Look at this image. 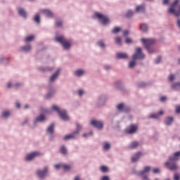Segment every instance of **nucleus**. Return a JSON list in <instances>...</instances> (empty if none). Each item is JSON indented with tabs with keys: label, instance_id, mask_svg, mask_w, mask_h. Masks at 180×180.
I'll use <instances>...</instances> for the list:
<instances>
[{
	"label": "nucleus",
	"instance_id": "1",
	"mask_svg": "<svg viewBox=\"0 0 180 180\" xmlns=\"http://www.w3.org/2000/svg\"><path fill=\"white\" fill-rule=\"evenodd\" d=\"M180 151L175 152L173 155L169 157L168 161L165 163L167 167L172 171H176L178 165L176 161H179Z\"/></svg>",
	"mask_w": 180,
	"mask_h": 180
},
{
	"label": "nucleus",
	"instance_id": "2",
	"mask_svg": "<svg viewBox=\"0 0 180 180\" xmlns=\"http://www.w3.org/2000/svg\"><path fill=\"white\" fill-rule=\"evenodd\" d=\"M55 41L56 43H59L65 51H70L71 47H72V41L70 39H68L64 35L56 34Z\"/></svg>",
	"mask_w": 180,
	"mask_h": 180
},
{
	"label": "nucleus",
	"instance_id": "3",
	"mask_svg": "<svg viewBox=\"0 0 180 180\" xmlns=\"http://www.w3.org/2000/svg\"><path fill=\"white\" fill-rule=\"evenodd\" d=\"M141 41L143 46H145V49H146L148 54H154V53H156L155 49L151 47V46L155 43V39L142 38Z\"/></svg>",
	"mask_w": 180,
	"mask_h": 180
},
{
	"label": "nucleus",
	"instance_id": "4",
	"mask_svg": "<svg viewBox=\"0 0 180 180\" xmlns=\"http://www.w3.org/2000/svg\"><path fill=\"white\" fill-rule=\"evenodd\" d=\"M51 109L54 112H57L60 119H62L63 122H68V120H70V116H68V114H67V110H65V109L60 108V107L56 105H53Z\"/></svg>",
	"mask_w": 180,
	"mask_h": 180
},
{
	"label": "nucleus",
	"instance_id": "5",
	"mask_svg": "<svg viewBox=\"0 0 180 180\" xmlns=\"http://www.w3.org/2000/svg\"><path fill=\"white\" fill-rule=\"evenodd\" d=\"M93 19H97V20L101 22L102 25H103V26H106L109 25V23H110V20L109 19V17L99 12L94 13L93 15Z\"/></svg>",
	"mask_w": 180,
	"mask_h": 180
},
{
	"label": "nucleus",
	"instance_id": "6",
	"mask_svg": "<svg viewBox=\"0 0 180 180\" xmlns=\"http://www.w3.org/2000/svg\"><path fill=\"white\" fill-rule=\"evenodd\" d=\"M146 55L143 54L141 48H136L135 53L132 56V60H144Z\"/></svg>",
	"mask_w": 180,
	"mask_h": 180
},
{
	"label": "nucleus",
	"instance_id": "7",
	"mask_svg": "<svg viewBox=\"0 0 180 180\" xmlns=\"http://www.w3.org/2000/svg\"><path fill=\"white\" fill-rule=\"evenodd\" d=\"M41 153L39 151H34L31 152L26 155L25 158V161H27V162H30V161H33L35 158H37V157H40Z\"/></svg>",
	"mask_w": 180,
	"mask_h": 180
},
{
	"label": "nucleus",
	"instance_id": "8",
	"mask_svg": "<svg viewBox=\"0 0 180 180\" xmlns=\"http://www.w3.org/2000/svg\"><path fill=\"white\" fill-rule=\"evenodd\" d=\"M44 120H46V116L41 114L34 120L32 124L30 125V129H36V127H37V124L39 122H44Z\"/></svg>",
	"mask_w": 180,
	"mask_h": 180
},
{
	"label": "nucleus",
	"instance_id": "9",
	"mask_svg": "<svg viewBox=\"0 0 180 180\" xmlns=\"http://www.w3.org/2000/svg\"><path fill=\"white\" fill-rule=\"evenodd\" d=\"M150 169H151V167L146 166L143 168V169L138 173V175L139 176H142L143 180H150V178H148V176L147 174L150 172Z\"/></svg>",
	"mask_w": 180,
	"mask_h": 180
},
{
	"label": "nucleus",
	"instance_id": "10",
	"mask_svg": "<svg viewBox=\"0 0 180 180\" xmlns=\"http://www.w3.org/2000/svg\"><path fill=\"white\" fill-rule=\"evenodd\" d=\"M54 127H56V124L51 123L46 129V134L49 136V139L51 141L54 139Z\"/></svg>",
	"mask_w": 180,
	"mask_h": 180
},
{
	"label": "nucleus",
	"instance_id": "11",
	"mask_svg": "<svg viewBox=\"0 0 180 180\" xmlns=\"http://www.w3.org/2000/svg\"><path fill=\"white\" fill-rule=\"evenodd\" d=\"M91 126L96 127L98 130H102L103 129V122L101 120H91L90 122Z\"/></svg>",
	"mask_w": 180,
	"mask_h": 180
},
{
	"label": "nucleus",
	"instance_id": "12",
	"mask_svg": "<svg viewBox=\"0 0 180 180\" xmlns=\"http://www.w3.org/2000/svg\"><path fill=\"white\" fill-rule=\"evenodd\" d=\"M117 109L118 112H124V113L130 112V108L123 103L118 104L117 105Z\"/></svg>",
	"mask_w": 180,
	"mask_h": 180
},
{
	"label": "nucleus",
	"instance_id": "13",
	"mask_svg": "<svg viewBox=\"0 0 180 180\" xmlns=\"http://www.w3.org/2000/svg\"><path fill=\"white\" fill-rule=\"evenodd\" d=\"M60 69H58L50 77H49V84H54L56 81L58 79V77H60Z\"/></svg>",
	"mask_w": 180,
	"mask_h": 180
},
{
	"label": "nucleus",
	"instance_id": "14",
	"mask_svg": "<svg viewBox=\"0 0 180 180\" xmlns=\"http://www.w3.org/2000/svg\"><path fill=\"white\" fill-rule=\"evenodd\" d=\"M106 96L105 95H101L98 98V101H97V106L98 108H101V106H105V103H106Z\"/></svg>",
	"mask_w": 180,
	"mask_h": 180
},
{
	"label": "nucleus",
	"instance_id": "15",
	"mask_svg": "<svg viewBox=\"0 0 180 180\" xmlns=\"http://www.w3.org/2000/svg\"><path fill=\"white\" fill-rule=\"evenodd\" d=\"M40 12L43 13L46 18H54V13L49 8H43L40 10Z\"/></svg>",
	"mask_w": 180,
	"mask_h": 180
},
{
	"label": "nucleus",
	"instance_id": "16",
	"mask_svg": "<svg viewBox=\"0 0 180 180\" xmlns=\"http://www.w3.org/2000/svg\"><path fill=\"white\" fill-rule=\"evenodd\" d=\"M17 11L19 16L22 18V19H26L27 18V11H26L25 8L22 7H18L17 8Z\"/></svg>",
	"mask_w": 180,
	"mask_h": 180
},
{
	"label": "nucleus",
	"instance_id": "17",
	"mask_svg": "<svg viewBox=\"0 0 180 180\" xmlns=\"http://www.w3.org/2000/svg\"><path fill=\"white\" fill-rule=\"evenodd\" d=\"M19 50L23 53H30V51H32V44H27L24 46H22L20 47Z\"/></svg>",
	"mask_w": 180,
	"mask_h": 180
},
{
	"label": "nucleus",
	"instance_id": "18",
	"mask_svg": "<svg viewBox=\"0 0 180 180\" xmlns=\"http://www.w3.org/2000/svg\"><path fill=\"white\" fill-rule=\"evenodd\" d=\"M85 72L84 69H77L73 72V75L77 77V78H81L85 75Z\"/></svg>",
	"mask_w": 180,
	"mask_h": 180
},
{
	"label": "nucleus",
	"instance_id": "19",
	"mask_svg": "<svg viewBox=\"0 0 180 180\" xmlns=\"http://www.w3.org/2000/svg\"><path fill=\"white\" fill-rule=\"evenodd\" d=\"M135 11L137 13H146V4L136 6L135 8Z\"/></svg>",
	"mask_w": 180,
	"mask_h": 180
},
{
	"label": "nucleus",
	"instance_id": "20",
	"mask_svg": "<svg viewBox=\"0 0 180 180\" xmlns=\"http://www.w3.org/2000/svg\"><path fill=\"white\" fill-rule=\"evenodd\" d=\"M127 134H134L136 131H137V125L131 124L130 125L129 128H127L125 130Z\"/></svg>",
	"mask_w": 180,
	"mask_h": 180
},
{
	"label": "nucleus",
	"instance_id": "21",
	"mask_svg": "<svg viewBox=\"0 0 180 180\" xmlns=\"http://www.w3.org/2000/svg\"><path fill=\"white\" fill-rule=\"evenodd\" d=\"M47 167H44L42 170H38L37 172V175L41 179H44V178L47 175Z\"/></svg>",
	"mask_w": 180,
	"mask_h": 180
},
{
	"label": "nucleus",
	"instance_id": "22",
	"mask_svg": "<svg viewBox=\"0 0 180 180\" xmlns=\"http://www.w3.org/2000/svg\"><path fill=\"white\" fill-rule=\"evenodd\" d=\"M12 115V112L9 110H4L2 111L1 114V119H4L6 120L7 119H9L11 117V115Z\"/></svg>",
	"mask_w": 180,
	"mask_h": 180
},
{
	"label": "nucleus",
	"instance_id": "23",
	"mask_svg": "<svg viewBox=\"0 0 180 180\" xmlns=\"http://www.w3.org/2000/svg\"><path fill=\"white\" fill-rule=\"evenodd\" d=\"M116 58L117 60H127V58H129V55L127 53L117 52L116 53Z\"/></svg>",
	"mask_w": 180,
	"mask_h": 180
},
{
	"label": "nucleus",
	"instance_id": "24",
	"mask_svg": "<svg viewBox=\"0 0 180 180\" xmlns=\"http://www.w3.org/2000/svg\"><path fill=\"white\" fill-rule=\"evenodd\" d=\"M11 60V56H1L0 64H8Z\"/></svg>",
	"mask_w": 180,
	"mask_h": 180
},
{
	"label": "nucleus",
	"instance_id": "25",
	"mask_svg": "<svg viewBox=\"0 0 180 180\" xmlns=\"http://www.w3.org/2000/svg\"><path fill=\"white\" fill-rule=\"evenodd\" d=\"M98 47L101 49V50L106 49V44L105 43V41L103 39H100L96 43Z\"/></svg>",
	"mask_w": 180,
	"mask_h": 180
},
{
	"label": "nucleus",
	"instance_id": "26",
	"mask_svg": "<svg viewBox=\"0 0 180 180\" xmlns=\"http://www.w3.org/2000/svg\"><path fill=\"white\" fill-rule=\"evenodd\" d=\"M174 122V117H167L165 119L164 123L166 126H171Z\"/></svg>",
	"mask_w": 180,
	"mask_h": 180
},
{
	"label": "nucleus",
	"instance_id": "27",
	"mask_svg": "<svg viewBox=\"0 0 180 180\" xmlns=\"http://www.w3.org/2000/svg\"><path fill=\"white\" fill-rule=\"evenodd\" d=\"M139 29L143 32V33H147V32H148V25L142 23L140 25Z\"/></svg>",
	"mask_w": 180,
	"mask_h": 180
},
{
	"label": "nucleus",
	"instance_id": "28",
	"mask_svg": "<svg viewBox=\"0 0 180 180\" xmlns=\"http://www.w3.org/2000/svg\"><path fill=\"white\" fill-rule=\"evenodd\" d=\"M140 143L138 141H132L129 145H128V148L130 150H134V148H137Z\"/></svg>",
	"mask_w": 180,
	"mask_h": 180
},
{
	"label": "nucleus",
	"instance_id": "29",
	"mask_svg": "<svg viewBox=\"0 0 180 180\" xmlns=\"http://www.w3.org/2000/svg\"><path fill=\"white\" fill-rule=\"evenodd\" d=\"M77 134L72 132L70 134H68L63 137V140H72L74 139H77Z\"/></svg>",
	"mask_w": 180,
	"mask_h": 180
},
{
	"label": "nucleus",
	"instance_id": "30",
	"mask_svg": "<svg viewBox=\"0 0 180 180\" xmlns=\"http://www.w3.org/2000/svg\"><path fill=\"white\" fill-rule=\"evenodd\" d=\"M54 94H56V89L53 88L50 89L46 95V98L47 99H50V98H51Z\"/></svg>",
	"mask_w": 180,
	"mask_h": 180
},
{
	"label": "nucleus",
	"instance_id": "31",
	"mask_svg": "<svg viewBox=\"0 0 180 180\" xmlns=\"http://www.w3.org/2000/svg\"><path fill=\"white\" fill-rule=\"evenodd\" d=\"M140 157H141V153L139 152V153H136L131 158L132 162H137V161H139V160L140 159Z\"/></svg>",
	"mask_w": 180,
	"mask_h": 180
},
{
	"label": "nucleus",
	"instance_id": "32",
	"mask_svg": "<svg viewBox=\"0 0 180 180\" xmlns=\"http://www.w3.org/2000/svg\"><path fill=\"white\" fill-rule=\"evenodd\" d=\"M63 21L61 18H57L55 21V25L56 27H63Z\"/></svg>",
	"mask_w": 180,
	"mask_h": 180
},
{
	"label": "nucleus",
	"instance_id": "33",
	"mask_svg": "<svg viewBox=\"0 0 180 180\" xmlns=\"http://www.w3.org/2000/svg\"><path fill=\"white\" fill-rule=\"evenodd\" d=\"M137 65V62L136 61V59H133L132 60L129 62L128 68L132 70V68H134Z\"/></svg>",
	"mask_w": 180,
	"mask_h": 180
},
{
	"label": "nucleus",
	"instance_id": "34",
	"mask_svg": "<svg viewBox=\"0 0 180 180\" xmlns=\"http://www.w3.org/2000/svg\"><path fill=\"white\" fill-rule=\"evenodd\" d=\"M122 85H123V82H122V80H117L114 82V86H115L117 89H120Z\"/></svg>",
	"mask_w": 180,
	"mask_h": 180
},
{
	"label": "nucleus",
	"instance_id": "35",
	"mask_svg": "<svg viewBox=\"0 0 180 180\" xmlns=\"http://www.w3.org/2000/svg\"><path fill=\"white\" fill-rule=\"evenodd\" d=\"M33 40H34V35L27 36L24 39V41H25V43L33 41Z\"/></svg>",
	"mask_w": 180,
	"mask_h": 180
},
{
	"label": "nucleus",
	"instance_id": "36",
	"mask_svg": "<svg viewBox=\"0 0 180 180\" xmlns=\"http://www.w3.org/2000/svg\"><path fill=\"white\" fill-rule=\"evenodd\" d=\"M76 127H77V129L74 131V133L78 136V134H79V131L82 130V125H81V124L79 123H77Z\"/></svg>",
	"mask_w": 180,
	"mask_h": 180
},
{
	"label": "nucleus",
	"instance_id": "37",
	"mask_svg": "<svg viewBox=\"0 0 180 180\" xmlns=\"http://www.w3.org/2000/svg\"><path fill=\"white\" fill-rule=\"evenodd\" d=\"M172 88L175 91H180V82L173 83L172 84Z\"/></svg>",
	"mask_w": 180,
	"mask_h": 180
},
{
	"label": "nucleus",
	"instance_id": "38",
	"mask_svg": "<svg viewBox=\"0 0 180 180\" xmlns=\"http://www.w3.org/2000/svg\"><path fill=\"white\" fill-rule=\"evenodd\" d=\"M103 148L105 150V151L110 150V143L109 142H104L103 143Z\"/></svg>",
	"mask_w": 180,
	"mask_h": 180
},
{
	"label": "nucleus",
	"instance_id": "39",
	"mask_svg": "<svg viewBox=\"0 0 180 180\" xmlns=\"http://www.w3.org/2000/svg\"><path fill=\"white\" fill-rule=\"evenodd\" d=\"M34 22H35V23H37L38 25H40V14L37 13L35 14L34 17Z\"/></svg>",
	"mask_w": 180,
	"mask_h": 180
},
{
	"label": "nucleus",
	"instance_id": "40",
	"mask_svg": "<svg viewBox=\"0 0 180 180\" xmlns=\"http://www.w3.org/2000/svg\"><path fill=\"white\" fill-rule=\"evenodd\" d=\"M122 30V28L120 27H115L112 30L111 33L113 34H117V33H119Z\"/></svg>",
	"mask_w": 180,
	"mask_h": 180
},
{
	"label": "nucleus",
	"instance_id": "41",
	"mask_svg": "<svg viewBox=\"0 0 180 180\" xmlns=\"http://www.w3.org/2000/svg\"><path fill=\"white\" fill-rule=\"evenodd\" d=\"M60 151L61 153V154H63V155H67V148L65 146H62L60 148Z\"/></svg>",
	"mask_w": 180,
	"mask_h": 180
},
{
	"label": "nucleus",
	"instance_id": "42",
	"mask_svg": "<svg viewBox=\"0 0 180 180\" xmlns=\"http://www.w3.org/2000/svg\"><path fill=\"white\" fill-rule=\"evenodd\" d=\"M100 171L103 173L109 172V167H108V166L102 165L100 167Z\"/></svg>",
	"mask_w": 180,
	"mask_h": 180
},
{
	"label": "nucleus",
	"instance_id": "43",
	"mask_svg": "<svg viewBox=\"0 0 180 180\" xmlns=\"http://www.w3.org/2000/svg\"><path fill=\"white\" fill-rule=\"evenodd\" d=\"M77 95L80 98L84 96V95H85V90H84L82 89H79V90H77Z\"/></svg>",
	"mask_w": 180,
	"mask_h": 180
},
{
	"label": "nucleus",
	"instance_id": "44",
	"mask_svg": "<svg viewBox=\"0 0 180 180\" xmlns=\"http://www.w3.org/2000/svg\"><path fill=\"white\" fill-rule=\"evenodd\" d=\"M168 81L169 82H174L175 81V75L171 73L168 77Z\"/></svg>",
	"mask_w": 180,
	"mask_h": 180
},
{
	"label": "nucleus",
	"instance_id": "45",
	"mask_svg": "<svg viewBox=\"0 0 180 180\" xmlns=\"http://www.w3.org/2000/svg\"><path fill=\"white\" fill-rule=\"evenodd\" d=\"M30 123V120H29V118H26L22 122V126H26V124H27L29 126V127H30V126H32V124H29Z\"/></svg>",
	"mask_w": 180,
	"mask_h": 180
},
{
	"label": "nucleus",
	"instance_id": "46",
	"mask_svg": "<svg viewBox=\"0 0 180 180\" xmlns=\"http://www.w3.org/2000/svg\"><path fill=\"white\" fill-rule=\"evenodd\" d=\"M134 15V11L129 10L126 13V18H131Z\"/></svg>",
	"mask_w": 180,
	"mask_h": 180
},
{
	"label": "nucleus",
	"instance_id": "47",
	"mask_svg": "<svg viewBox=\"0 0 180 180\" xmlns=\"http://www.w3.org/2000/svg\"><path fill=\"white\" fill-rule=\"evenodd\" d=\"M94 134V131H90L89 133H84L83 134V137L84 139H88V137H91V136H92Z\"/></svg>",
	"mask_w": 180,
	"mask_h": 180
},
{
	"label": "nucleus",
	"instance_id": "48",
	"mask_svg": "<svg viewBox=\"0 0 180 180\" xmlns=\"http://www.w3.org/2000/svg\"><path fill=\"white\" fill-rule=\"evenodd\" d=\"M7 88L8 89H11V88H15V86H13V81L11 80L7 83Z\"/></svg>",
	"mask_w": 180,
	"mask_h": 180
},
{
	"label": "nucleus",
	"instance_id": "49",
	"mask_svg": "<svg viewBox=\"0 0 180 180\" xmlns=\"http://www.w3.org/2000/svg\"><path fill=\"white\" fill-rule=\"evenodd\" d=\"M62 168L65 169V171H70L71 169V165H62Z\"/></svg>",
	"mask_w": 180,
	"mask_h": 180
},
{
	"label": "nucleus",
	"instance_id": "50",
	"mask_svg": "<svg viewBox=\"0 0 180 180\" xmlns=\"http://www.w3.org/2000/svg\"><path fill=\"white\" fill-rule=\"evenodd\" d=\"M115 43H117V44H119L120 46L122 45V38L120 37H117L115 38Z\"/></svg>",
	"mask_w": 180,
	"mask_h": 180
},
{
	"label": "nucleus",
	"instance_id": "51",
	"mask_svg": "<svg viewBox=\"0 0 180 180\" xmlns=\"http://www.w3.org/2000/svg\"><path fill=\"white\" fill-rule=\"evenodd\" d=\"M112 69V66L110 65H103V70H105V71H109Z\"/></svg>",
	"mask_w": 180,
	"mask_h": 180
},
{
	"label": "nucleus",
	"instance_id": "52",
	"mask_svg": "<svg viewBox=\"0 0 180 180\" xmlns=\"http://www.w3.org/2000/svg\"><path fill=\"white\" fill-rule=\"evenodd\" d=\"M22 85H23V84H22L20 82H15V81H13L14 88H19V86H22Z\"/></svg>",
	"mask_w": 180,
	"mask_h": 180
},
{
	"label": "nucleus",
	"instance_id": "53",
	"mask_svg": "<svg viewBox=\"0 0 180 180\" xmlns=\"http://www.w3.org/2000/svg\"><path fill=\"white\" fill-rule=\"evenodd\" d=\"M160 117V116H158V114H151L150 116H149V118L150 119H158Z\"/></svg>",
	"mask_w": 180,
	"mask_h": 180
},
{
	"label": "nucleus",
	"instance_id": "54",
	"mask_svg": "<svg viewBox=\"0 0 180 180\" xmlns=\"http://www.w3.org/2000/svg\"><path fill=\"white\" fill-rule=\"evenodd\" d=\"M161 63V56H158L155 60V64H160Z\"/></svg>",
	"mask_w": 180,
	"mask_h": 180
},
{
	"label": "nucleus",
	"instance_id": "55",
	"mask_svg": "<svg viewBox=\"0 0 180 180\" xmlns=\"http://www.w3.org/2000/svg\"><path fill=\"white\" fill-rule=\"evenodd\" d=\"M41 70V71H51L53 68L49 67H46V68H42Z\"/></svg>",
	"mask_w": 180,
	"mask_h": 180
},
{
	"label": "nucleus",
	"instance_id": "56",
	"mask_svg": "<svg viewBox=\"0 0 180 180\" xmlns=\"http://www.w3.org/2000/svg\"><path fill=\"white\" fill-rule=\"evenodd\" d=\"M129 34H130V32L129 30H127L124 31L123 36L124 37H127V36H129Z\"/></svg>",
	"mask_w": 180,
	"mask_h": 180
},
{
	"label": "nucleus",
	"instance_id": "57",
	"mask_svg": "<svg viewBox=\"0 0 180 180\" xmlns=\"http://www.w3.org/2000/svg\"><path fill=\"white\" fill-rule=\"evenodd\" d=\"M125 43H127V44H130L133 43V41L130 38H127L125 40Z\"/></svg>",
	"mask_w": 180,
	"mask_h": 180
},
{
	"label": "nucleus",
	"instance_id": "58",
	"mask_svg": "<svg viewBox=\"0 0 180 180\" xmlns=\"http://www.w3.org/2000/svg\"><path fill=\"white\" fill-rule=\"evenodd\" d=\"M174 180H180L179 174H174Z\"/></svg>",
	"mask_w": 180,
	"mask_h": 180
},
{
	"label": "nucleus",
	"instance_id": "59",
	"mask_svg": "<svg viewBox=\"0 0 180 180\" xmlns=\"http://www.w3.org/2000/svg\"><path fill=\"white\" fill-rule=\"evenodd\" d=\"M153 174H160V168H155L153 170Z\"/></svg>",
	"mask_w": 180,
	"mask_h": 180
},
{
	"label": "nucleus",
	"instance_id": "60",
	"mask_svg": "<svg viewBox=\"0 0 180 180\" xmlns=\"http://www.w3.org/2000/svg\"><path fill=\"white\" fill-rule=\"evenodd\" d=\"M176 113H180V105H176V110H175Z\"/></svg>",
	"mask_w": 180,
	"mask_h": 180
},
{
	"label": "nucleus",
	"instance_id": "61",
	"mask_svg": "<svg viewBox=\"0 0 180 180\" xmlns=\"http://www.w3.org/2000/svg\"><path fill=\"white\" fill-rule=\"evenodd\" d=\"M160 102H165L167 101V96H162L160 98Z\"/></svg>",
	"mask_w": 180,
	"mask_h": 180
},
{
	"label": "nucleus",
	"instance_id": "62",
	"mask_svg": "<svg viewBox=\"0 0 180 180\" xmlns=\"http://www.w3.org/2000/svg\"><path fill=\"white\" fill-rule=\"evenodd\" d=\"M162 4L163 5H169V0H163Z\"/></svg>",
	"mask_w": 180,
	"mask_h": 180
},
{
	"label": "nucleus",
	"instance_id": "63",
	"mask_svg": "<svg viewBox=\"0 0 180 180\" xmlns=\"http://www.w3.org/2000/svg\"><path fill=\"white\" fill-rule=\"evenodd\" d=\"M101 180H110V179L109 178V176H103L101 178Z\"/></svg>",
	"mask_w": 180,
	"mask_h": 180
},
{
	"label": "nucleus",
	"instance_id": "64",
	"mask_svg": "<svg viewBox=\"0 0 180 180\" xmlns=\"http://www.w3.org/2000/svg\"><path fill=\"white\" fill-rule=\"evenodd\" d=\"M176 25L179 29H180V18H178L176 20Z\"/></svg>",
	"mask_w": 180,
	"mask_h": 180
}]
</instances>
